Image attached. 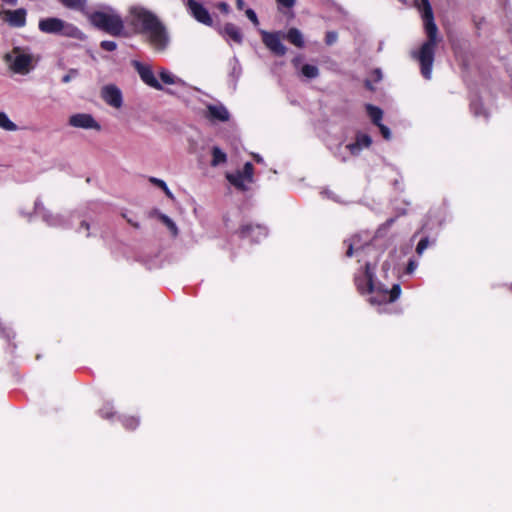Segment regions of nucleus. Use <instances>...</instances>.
Masks as SVG:
<instances>
[{
	"mask_svg": "<svg viewBox=\"0 0 512 512\" xmlns=\"http://www.w3.org/2000/svg\"><path fill=\"white\" fill-rule=\"evenodd\" d=\"M347 247V257H357L358 262H364V267L355 274V284L361 294H369L368 301L371 305L381 306L394 302L401 294L399 284H394L391 289L386 288L375 280V267L380 253L375 243L369 242V235L357 234L344 241Z\"/></svg>",
	"mask_w": 512,
	"mask_h": 512,
	"instance_id": "f257e3e1",
	"label": "nucleus"
},
{
	"mask_svg": "<svg viewBox=\"0 0 512 512\" xmlns=\"http://www.w3.org/2000/svg\"><path fill=\"white\" fill-rule=\"evenodd\" d=\"M127 24L135 33L142 34L148 45L156 52H164L170 45L166 26L151 11L141 6H132L126 16Z\"/></svg>",
	"mask_w": 512,
	"mask_h": 512,
	"instance_id": "f03ea898",
	"label": "nucleus"
},
{
	"mask_svg": "<svg viewBox=\"0 0 512 512\" xmlns=\"http://www.w3.org/2000/svg\"><path fill=\"white\" fill-rule=\"evenodd\" d=\"M414 5L421 13L427 40L418 50L412 51L411 56L419 62L423 77L429 80L432 76L434 54L438 44V28L428 0H414Z\"/></svg>",
	"mask_w": 512,
	"mask_h": 512,
	"instance_id": "7ed1b4c3",
	"label": "nucleus"
},
{
	"mask_svg": "<svg viewBox=\"0 0 512 512\" xmlns=\"http://www.w3.org/2000/svg\"><path fill=\"white\" fill-rule=\"evenodd\" d=\"M90 22L97 28L113 35H124V22L121 16L112 8H105L88 15Z\"/></svg>",
	"mask_w": 512,
	"mask_h": 512,
	"instance_id": "20e7f679",
	"label": "nucleus"
},
{
	"mask_svg": "<svg viewBox=\"0 0 512 512\" xmlns=\"http://www.w3.org/2000/svg\"><path fill=\"white\" fill-rule=\"evenodd\" d=\"M38 28L41 32L46 34H57L77 39H81L82 37V32L75 25L57 17L41 19Z\"/></svg>",
	"mask_w": 512,
	"mask_h": 512,
	"instance_id": "39448f33",
	"label": "nucleus"
},
{
	"mask_svg": "<svg viewBox=\"0 0 512 512\" xmlns=\"http://www.w3.org/2000/svg\"><path fill=\"white\" fill-rule=\"evenodd\" d=\"M227 181L240 191L249 190L254 181V167L252 162H244L225 173Z\"/></svg>",
	"mask_w": 512,
	"mask_h": 512,
	"instance_id": "423d86ee",
	"label": "nucleus"
},
{
	"mask_svg": "<svg viewBox=\"0 0 512 512\" xmlns=\"http://www.w3.org/2000/svg\"><path fill=\"white\" fill-rule=\"evenodd\" d=\"M5 60L9 68L17 74L27 75L33 69V56L27 50L16 47L7 53Z\"/></svg>",
	"mask_w": 512,
	"mask_h": 512,
	"instance_id": "0eeeda50",
	"label": "nucleus"
},
{
	"mask_svg": "<svg viewBox=\"0 0 512 512\" xmlns=\"http://www.w3.org/2000/svg\"><path fill=\"white\" fill-rule=\"evenodd\" d=\"M132 66L144 84L156 90H163V85L156 78L155 72L150 65L133 60Z\"/></svg>",
	"mask_w": 512,
	"mask_h": 512,
	"instance_id": "6e6552de",
	"label": "nucleus"
},
{
	"mask_svg": "<svg viewBox=\"0 0 512 512\" xmlns=\"http://www.w3.org/2000/svg\"><path fill=\"white\" fill-rule=\"evenodd\" d=\"M261 35L263 43L272 53L277 56L286 54L287 49L281 41L280 33L261 31Z\"/></svg>",
	"mask_w": 512,
	"mask_h": 512,
	"instance_id": "1a4fd4ad",
	"label": "nucleus"
},
{
	"mask_svg": "<svg viewBox=\"0 0 512 512\" xmlns=\"http://www.w3.org/2000/svg\"><path fill=\"white\" fill-rule=\"evenodd\" d=\"M365 108L371 122L379 128L383 138L389 140L391 138V131L381 122L383 119V110L372 104H367Z\"/></svg>",
	"mask_w": 512,
	"mask_h": 512,
	"instance_id": "9d476101",
	"label": "nucleus"
},
{
	"mask_svg": "<svg viewBox=\"0 0 512 512\" xmlns=\"http://www.w3.org/2000/svg\"><path fill=\"white\" fill-rule=\"evenodd\" d=\"M187 7L191 15L200 23L211 26L213 20L207 9L196 0H188Z\"/></svg>",
	"mask_w": 512,
	"mask_h": 512,
	"instance_id": "9b49d317",
	"label": "nucleus"
},
{
	"mask_svg": "<svg viewBox=\"0 0 512 512\" xmlns=\"http://www.w3.org/2000/svg\"><path fill=\"white\" fill-rule=\"evenodd\" d=\"M35 213L42 217L49 226L52 227H64L66 226V220L62 215L53 214L46 210L39 201L35 202Z\"/></svg>",
	"mask_w": 512,
	"mask_h": 512,
	"instance_id": "f8f14e48",
	"label": "nucleus"
},
{
	"mask_svg": "<svg viewBox=\"0 0 512 512\" xmlns=\"http://www.w3.org/2000/svg\"><path fill=\"white\" fill-rule=\"evenodd\" d=\"M267 234L266 227L261 225L247 224L243 225L240 229V236L242 238H250L254 242H260Z\"/></svg>",
	"mask_w": 512,
	"mask_h": 512,
	"instance_id": "ddd939ff",
	"label": "nucleus"
},
{
	"mask_svg": "<svg viewBox=\"0 0 512 512\" xmlns=\"http://www.w3.org/2000/svg\"><path fill=\"white\" fill-rule=\"evenodd\" d=\"M102 98L104 101L114 107L120 108L122 105V93L115 85H107L102 88Z\"/></svg>",
	"mask_w": 512,
	"mask_h": 512,
	"instance_id": "4468645a",
	"label": "nucleus"
},
{
	"mask_svg": "<svg viewBox=\"0 0 512 512\" xmlns=\"http://www.w3.org/2000/svg\"><path fill=\"white\" fill-rule=\"evenodd\" d=\"M69 124L76 128H83V129H99V124L94 120V118L85 113H79L72 115L69 118Z\"/></svg>",
	"mask_w": 512,
	"mask_h": 512,
	"instance_id": "2eb2a0df",
	"label": "nucleus"
},
{
	"mask_svg": "<svg viewBox=\"0 0 512 512\" xmlns=\"http://www.w3.org/2000/svg\"><path fill=\"white\" fill-rule=\"evenodd\" d=\"M371 143L372 139L369 135L358 133L355 142L348 144L346 148L350 151L351 155L357 156L363 148H368Z\"/></svg>",
	"mask_w": 512,
	"mask_h": 512,
	"instance_id": "dca6fc26",
	"label": "nucleus"
},
{
	"mask_svg": "<svg viewBox=\"0 0 512 512\" xmlns=\"http://www.w3.org/2000/svg\"><path fill=\"white\" fill-rule=\"evenodd\" d=\"M5 20L13 27H23L26 24V11L25 9L8 10L5 11Z\"/></svg>",
	"mask_w": 512,
	"mask_h": 512,
	"instance_id": "f3484780",
	"label": "nucleus"
},
{
	"mask_svg": "<svg viewBox=\"0 0 512 512\" xmlns=\"http://www.w3.org/2000/svg\"><path fill=\"white\" fill-rule=\"evenodd\" d=\"M207 116L210 119L218 120V121H222V122L229 120V112L221 104L209 105L207 107Z\"/></svg>",
	"mask_w": 512,
	"mask_h": 512,
	"instance_id": "a211bd4d",
	"label": "nucleus"
},
{
	"mask_svg": "<svg viewBox=\"0 0 512 512\" xmlns=\"http://www.w3.org/2000/svg\"><path fill=\"white\" fill-rule=\"evenodd\" d=\"M161 81L166 85H185L186 83L172 72L165 68H160L158 71Z\"/></svg>",
	"mask_w": 512,
	"mask_h": 512,
	"instance_id": "6ab92c4d",
	"label": "nucleus"
},
{
	"mask_svg": "<svg viewBox=\"0 0 512 512\" xmlns=\"http://www.w3.org/2000/svg\"><path fill=\"white\" fill-rule=\"evenodd\" d=\"M223 35L227 40H231L240 44L242 42V33L240 29L234 24L228 23L223 28Z\"/></svg>",
	"mask_w": 512,
	"mask_h": 512,
	"instance_id": "aec40b11",
	"label": "nucleus"
},
{
	"mask_svg": "<svg viewBox=\"0 0 512 512\" xmlns=\"http://www.w3.org/2000/svg\"><path fill=\"white\" fill-rule=\"evenodd\" d=\"M0 129L7 132H15L18 130V126L10 119L8 114L4 111H0Z\"/></svg>",
	"mask_w": 512,
	"mask_h": 512,
	"instance_id": "412c9836",
	"label": "nucleus"
},
{
	"mask_svg": "<svg viewBox=\"0 0 512 512\" xmlns=\"http://www.w3.org/2000/svg\"><path fill=\"white\" fill-rule=\"evenodd\" d=\"M286 38L289 42L297 47H302L304 45L303 35L300 30L296 28L289 29L286 34Z\"/></svg>",
	"mask_w": 512,
	"mask_h": 512,
	"instance_id": "4be33fe9",
	"label": "nucleus"
},
{
	"mask_svg": "<svg viewBox=\"0 0 512 512\" xmlns=\"http://www.w3.org/2000/svg\"><path fill=\"white\" fill-rule=\"evenodd\" d=\"M58 1L64 7L68 8V9L85 12L87 0H58Z\"/></svg>",
	"mask_w": 512,
	"mask_h": 512,
	"instance_id": "5701e85b",
	"label": "nucleus"
},
{
	"mask_svg": "<svg viewBox=\"0 0 512 512\" xmlns=\"http://www.w3.org/2000/svg\"><path fill=\"white\" fill-rule=\"evenodd\" d=\"M301 73L308 79H314L319 75V69L315 65L305 64L301 68Z\"/></svg>",
	"mask_w": 512,
	"mask_h": 512,
	"instance_id": "b1692460",
	"label": "nucleus"
},
{
	"mask_svg": "<svg viewBox=\"0 0 512 512\" xmlns=\"http://www.w3.org/2000/svg\"><path fill=\"white\" fill-rule=\"evenodd\" d=\"M159 219L167 226L173 236L178 235V228L174 221L165 214H160Z\"/></svg>",
	"mask_w": 512,
	"mask_h": 512,
	"instance_id": "393cba45",
	"label": "nucleus"
},
{
	"mask_svg": "<svg viewBox=\"0 0 512 512\" xmlns=\"http://www.w3.org/2000/svg\"><path fill=\"white\" fill-rule=\"evenodd\" d=\"M121 421L123 426L129 430H134L139 425V419L135 417H123Z\"/></svg>",
	"mask_w": 512,
	"mask_h": 512,
	"instance_id": "a878e982",
	"label": "nucleus"
},
{
	"mask_svg": "<svg viewBox=\"0 0 512 512\" xmlns=\"http://www.w3.org/2000/svg\"><path fill=\"white\" fill-rule=\"evenodd\" d=\"M429 245V240L427 237L425 238H422L418 244H417V247H416V252L419 256H421L423 254V252L427 249Z\"/></svg>",
	"mask_w": 512,
	"mask_h": 512,
	"instance_id": "bb28decb",
	"label": "nucleus"
},
{
	"mask_svg": "<svg viewBox=\"0 0 512 512\" xmlns=\"http://www.w3.org/2000/svg\"><path fill=\"white\" fill-rule=\"evenodd\" d=\"M90 229H91L90 224L87 221L83 220L77 231H78V233H83L85 235V237H89V236H91Z\"/></svg>",
	"mask_w": 512,
	"mask_h": 512,
	"instance_id": "cd10ccee",
	"label": "nucleus"
},
{
	"mask_svg": "<svg viewBox=\"0 0 512 512\" xmlns=\"http://www.w3.org/2000/svg\"><path fill=\"white\" fill-rule=\"evenodd\" d=\"M112 406L110 404H105L101 409H100V415L101 417L103 418H106V419H109L113 412H112Z\"/></svg>",
	"mask_w": 512,
	"mask_h": 512,
	"instance_id": "c85d7f7f",
	"label": "nucleus"
},
{
	"mask_svg": "<svg viewBox=\"0 0 512 512\" xmlns=\"http://www.w3.org/2000/svg\"><path fill=\"white\" fill-rule=\"evenodd\" d=\"M245 14L246 16L248 17V19L255 25L257 26L259 24V21H258V18H257V15L255 13L254 10L252 9H247L245 11Z\"/></svg>",
	"mask_w": 512,
	"mask_h": 512,
	"instance_id": "c756f323",
	"label": "nucleus"
},
{
	"mask_svg": "<svg viewBox=\"0 0 512 512\" xmlns=\"http://www.w3.org/2000/svg\"><path fill=\"white\" fill-rule=\"evenodd\" d=\"M101 47L106 51H114L117 48V44L114 41H102Z\"/></svg>",
	"mask_w": 512,
	"mask_h": 512,
	"instance_id": "7c9ffc66",
	"label": "nucleus"
},
{
	"mask_svg": "<svg viewBox=\"0 0 512 512\" xmlns=\"http://www.w3.org/2000/svg\"><path fill=\"white\" fill-rule=\"evenodd\" d=\"M77 75H78V71L76 69H71L65 76H63L62 82L69 83Z\"/></svg>",
	"mask_w": 512,
	"mask_h": 512,
	"instance_id": "2f4dec72",
	"label": "nucleus"
},
{
	"mask_svg": "<svg viewBox=\"0 0 512 512\" xmlns=\"http://www.w3.org/2000/svg\"><path fill=\"white\" fill-rule=\"evenodd\" d=\"M417 267H418V262L414 259H410L407 264V267H406V273L407 274L414 273V271L417 269Z\"/></svg>",
	"mask_w": 512,
	"mask_h": 512,
	"instance_id": "473e14b6",
	"label": "nucleus"
},
{
	"mask_svg": "<svg viewBox=\"0 0 512 512\" xmlns=\"http://www.w3.org/2000/svg\"><path fill=\"white\" fill-rule=\"evenodd\" d=\"M213 157H214L213 160H226L225 153L221 149H219L218 147H215L213 149Z\"/></svg>",
	"mask_w": 512,
	"mask_h": 512,
	"instance_id": "72a5a7b5",
	"label": "nucleus"
},
{
	"mask_svg": "<svg viewBox=\"0 0 512 512\" xmlns=\"http://www.w3.org/2000/svg\"><path fill=\"white\" fill-rule=\"evenodd\" d=\"M338 35L334 31H330L326 34V43L332 45L337 41Z\"/></svg>",
	"mask_w": 512,
	"mask_h": 512,
	"instance_id": "f704fd0d",
	"label": "nucleus"
},
{
	"mask_svg": "<svg viewBox=\"0 0 512 512\" xmlns=\"http://www.w3.org/2000/svg\"><path fill=\"white\" fill-rule=\"evenodd\" d=\"M152 183L156 184L157 186H159L161 189H166V183L161 180V179H157V178H151L150 179Z\"/></svg>",
	"mask_w": 512,
	"mask_h": 512,
	"instance_id": "c9c22d12",
	"label": "nucleus"
},
{
	"mask_svg": "<svg viewBox=\"0 0 512 512\" xmlns=\"http://www.w3.org/2000/svg\"><path fill=\"white\" fill-rule=\"evenodd\" d=\"M152 183L156 184L157 186H159L161 189H166V183L161 180V179H157V178H151L150 179Z\"/></svg>",
	"mask_w": 512,
	"mask_h": 512,
	"instance_id": "e433bc0d",
	"label": "nucleus"
},
{
	"mask_svg": "<svg viewBox=\"0 0 512 512\" xmlns=\"http://www.w3.org/2000/svg\"><path fill=\"white\" fill-rule=\"evenodd\" d=\"M217 7H218L219 10H221L224 13H228L229 12V5L227 3H225V2L218 3Z\"/></svg>",
	"mask_w": 512,
	"mask_h": 512,
	"instance_id": "4c0bfd02",
	"label": "nucleus"
},
{
	"mask_svg": "<svg viewBox=\"0 0 512 512\" xmlns=\"http://www.w3.org/2000/svg\"><path fill=\"white\" fill-rule=\"evenodd\" d=\"M279 4L285 6V7H292L295 3V0H277Z\"/></svg>",
	"mask_w": 512,
	"mask_h": 512,
	"instance_id": "58836bf2",
	"label": "nucleus"
},
{
	"mask_svg": "<svg viewBox=\"0 0 512 512\" xmlns=\"http://www.w3.org/2000/svg\"><path fill=\"white\" fill-rule=\"evenodd\" d=\"M478 106H480V104H478V103H473L472 106H471L475 115L479 114Z\"/></svg>",
	"mask_w": 512,
	"mask_h": 512,
	"instance_id": "ea45409f",
	"label": "nucleus"
},
{
	"mask_svg": "<svg viewBox=\"0 0 512 512\" xmlns=\"http://www.w3.org/2000/svg\"><path fill=\"white\" fill-rule=\"evenodd\" d=\"M236 5H237V8H238L239 10H242V9H244V5H245V3H244V1H243V0H236Z\"/></svg>",
	"mask_w": 512,
	"mask_h": 512,
	"instance_id": "a19ab883",
	"label": "nucleus"
},
{
	"mask_svg": "<svg viewBox=\"0 0 512 512\" xmlns=\"http://www.w3.org/2000/svg\"><path fill=\"white\" fill-rule=\"evenodd\" d=\"M373 74L375 75V77H376V80H377V81L381 80V78H382V73H381V71H380V70H378V69H377V70H375V71L373 72Z\"/></svg>",
	"mask_w": 512,
	"mask_h": 512,
	"instance_id": "79ce46f5",
	"label": "nucleus"
},
{
	"mask_svg": "<svg viewBox=\"0 0 512 512\" xmlns=\"http://www.w3.org/2000/svg\"><path fill=\"white\" fill-rule=\"evenodd\" d=\"M163 191L165 192V194H166L168 197H170V198H172V197H173V195H172L171 191L169 190V188H168L167 186H166V189H163Z\"/></svg>",
	"mask_w": 512,
	"mask_h": 512,
	"instance_id": "37998d69",
	"label": "nucleus"
},
{
	"mask_svg": "<svg viewBox=\"0 0 512 512\" xmlns=\"http://www.w3.org/2000/svg\"><path fill=\"white\" fill-rule=\"evenodd\" d=\"M127 221H128L132 226H134V227H136V228L138 227V223H136V222L132 221V219H127Z\"/></svg>",
	"mask_w": 512,
	"mask_h": 512,
	"instance_id": "c03bdc74",
	"label": "nucleus"
},
{
	"mask_svg": "<svg viewBox=\"0 0 512 512\" xmlns=\"http://www.w3.org/2000/svg\"><path fill=\"white\" fill-rule=\"evenodd\" d=\"M5 2L15 5L17 3V0H4Z\"/></svg>",
	"mask_w": 512,
	"mask_h": 512,
	"instance_id": "a18cd8bd",
	"label": "nucleus"
},
{
	"mask_svg": "<svg viewBox=\"0 0 512 512\" xmlns=\"http://www.w3.org/2000/svg\"><path fill=\"white\" fill-rule=\"evenodd\" d=\"M393 222H394V219H393V218H391V219H389V220L387 221V225H388V226H390Z\"/></svg>",
	"mask_w": 512,
	"mask_h": 512,
	"instance_id": "49530a36",
	"label": "nucleus"
},
{
	"mask_svg": "<svg viewBox=\"0 0 512 512\" xmlns=\"http://www.w3.org/2000/svg\"><path fill=\"white\" fill-rule=\"evenodd\" d=\"M405 212H406V210H405V209H402V210L400 211V214H405Z\"/></svg>",
	"mask_w": 512,
	"mask_h": 512,
	"instance_id": "de8ad7c7",
	"label": "nucleus"
},
{
	"mask_svg": "<svg viewBox=\"0 0 512 512\" xmlns=\"http://www.w3.org/2000/svg\"><path fill=\"white\" fill-rule=\"evenodd\" d=\"M5 336L9 338V337H10L9 332H6V333H5Z\"/></svg>",
	"mask_w": 512,
	"mask_h": 512,
	"instance_id": "09e8293b",
	"label": "nucleus"
}]
</instances>
